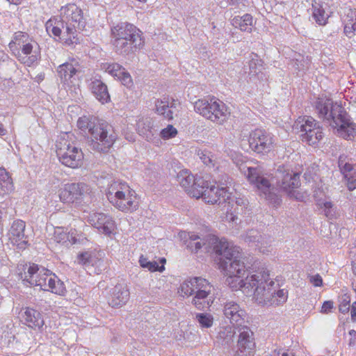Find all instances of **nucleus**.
<instances>
[{
    "label": "nucleus",
    "mask_w": 356,
    "mask_h": 356,
    "mask_svg": "<svg viewBox=\"0 0 356 356\" xmlns=\"http://www.w3.org/2000/svg\"><path fill=\"white\" fill-rule=\"evenodd\" d=\"M293 129L301 134L302 140L312 145L318 143L323 136L322 128L310 116L299 118L293 125Z\"/></svg>",
    "instance_id": "10"
},
{
    "label": "nucleus",
    "mask_w": 356,
    "mask_h": 356,
    "mask_svg": "<svg viewBox=\"0 0 356 356\" xmlns=\"http://www.w3.org/2000/svg\"><path fill=\"white\" fill-rule=\"evenodd\" d=\"M68 234L61 229H56L54 232V240L57 243H65L68 240Z\"/></svg>",
    "instance_id": "52"
},
{
    "label": "nucleus",
    "mask_w": 356,
    "mask_h": 356,
    "mask_svg": "<svg viewBox=\"0 0 356 356\" xmlns=\"http://www.w3.org/2000/svg\"><path fill=\"white\" fill-rule=\"evenodd\" d=\"M250 147L258 154H266L273 149V135L266 130L257 129L252 131L249 139Z\"/></svg>",
    "instance_id": "12"
},
{
    "label": "nucleus",
    "mask_w": 356,
    "mask_h": 356,
    "mask_svg": "<svg viewBox=\"0 0 356 356\" xmlns=\"http://www.w3.org/2000/svg\"><path fill=\"white\" fill-rule=\"evenodd\" d=\"M268 356H290L289 354L283 350H275Z\"/></svg>",
    "instance_id": "60"
},
{
    "label": "nucleus",
    "mask_w": 356,
    "mask_h": 356,
    "mask_svg": "<svg viewBox=\"0 0 356 356\" xmlns=\"http://www.w3.org/2000/svg\"><path fill=\"white\" fill-rule=\"evenodd\" d=\"M248 181L257 188L259 195L274 207L280 204L282 200L274 191L269 180L264 177L260 167H248L245 172Z\"/></svg>",
    "instance_id": "6"
},
{
    "label": "nucleus",
    "mask_w": 356,
    "mask_h": 356,
    "mask_svg": "<svg viewBox=\"0 0 356 356\" xmlns=\"http://www.w3.org/2000/svg\"><path fill=\"white\" fill-rule=\"evenodd\" d=\"M318 118L327 123L344 139L351 140L356 136V124L351 120L345 108L326 94L319 95L314 102Z\"/></svg>",
    "instance_id": "3"
},
{
    "label": "nucleus",
    "mask_w": 356,
    "mask_h": 356,
    "mask_svg": "<svg viewBox=\"0 0 356 356\" xmlns=\"http://www.w3.org/2000/svg\"><path fill=\"white\" fill-rule=\"evenodd\" d=\"M100 69L115 78L124 73V67L117 63H102Z\"/></svg>",
    "instance_id": "40"
},
{
    "label": "nucleus",
    "mask_w": 356,
    "mask_h": 356,
    "mask_svg": "<svg viewBox=\"0 0 356 356\" xmlns=\"http://www.w3.org/2000/svg\"><path fill=\"white\" fill-rule=\"evenodd\" d=\"M350 299L349 296L343 295L341 297L339 306V309L341 313L346 314L350 310Z\"/></svg>",
    "instance_id": "50"
},
{
    "label": "nucleus",
    "mask_w": 356,
    "mask_h": 356,
    "mask_svg": "<svg viewBox=\"0 0 356 356\" xmlns=\"http://www.w3.org/2000/svg\"><path fill=\"white\" fill-rule=\"evenodd\" d=\"M14 189L13 179L9 173L3 168H0V195L9 194Z\"/></svg>",
    "instance_id": "33"
},
{
    "label": "nucleus",
    "mask_w": 356,
    "mask_h": 356,
    "mask_svg": "<svg viewBox=\"0 0 356 356\" xmlns=\"http://www.w3.org/2000/svg\"><path fill=\"white\" fill-rule=\"evenodd\" d=\"M194 109L207 119L220 124H222L229 115L225 104L215 97L195 101Z\"/></svg>",
    "instance_id": "8"
},
{
    "label": "nucleus",
    "mask_w": 356,
    "mask_h": 356,
    "mask_svg": "<svg viewBox=\"0 0 356 356\" xmlns=\"http://www.w3.org/2000/svg\"><path fill=\"white\" fill-rule=\"evenodd\" d=\"M122 83L126 86L127 88H130L132 86V79L130 76V74L126 72L125 69L124 68V73L122 74H120L118 78Z\"/></svg>",
    "instance_id": "51"
},
{
    "label": "nucleus",
    "mask_w": 356,
    "mask_h": 356,
    "mask_svg": "<svg viewBox=\"0 0 356 356\" xmlns=\"http://www.w3.org/2000/svg\"><path fill=\"white\" fill-rule=\"evenodd\" d=\"M310 61L307 58L304 56L298 54L296 58L292 59L290 65L296 72L297 76H302L305 71L308 69Z\"/></svg>",
    "instance_id": "35"
},
{
    "label": "nucleus",
    "mask_w": 356,
    "mask_h": 356,
    "mask_svg": "<svg viewBox=\"0 0 356 356\" xmlns=\"http://www.w3.org/2000/svg\"><path fill=\"white\" fill-rule=\"evenodd\" d=\"M327 4L322 0H314L312 3V17L318 25L326 24L329 17L328 13L325 11Z\"/></svg>",
    "instance_id": "29"
},
{
    "label": "nucleus",
    "mask_w": 356,
    "mask_h": 356,
    "mask_svg": "<svg viewBox=\"0 0 356 356\" xmlns=\"http://www.w3.org/2000/svg\"><path fill=\"white\" fill-rule=\"evenodd\" d=\"M60 18L63 22L74 25L79 31H83L86 26V20L82 10L74 3H69L62 6L60 9Z\"/></svg>",
    "instance_id": "17"
},
{
    "label": "nucleus",
    "mask_w": 356,
    "mask_h": 356,
    "mask_svg": "<svg viewBox=\"0 0 356 356\" xmlns=\"http://www.w3.org/2000/svg\"><path fill=\"white\" fill-rule=\"evenodd\" d=\"M195 319L202 328H209L213 325V317L209 313H199L195 315Z\"/></svg>",
    "instance_id": "44"
},
{
    "label": "nucleus",
    "mask_w": 356,
    "mask_h": 356,
    "mask_svg": "<svg viewBox=\"0 0 356 356\" xmlns=\"http://www.w3.org/2000/svg\"><path fill=\"white\" fill-rule=\"evenodd\" d=\"M195 177L188 170H182L177 175V181L187 193L193 186Z\"/></svg>",
    "instance_id": "36"
},
{
    "label": "nucleus",
    "mask_w": 356,
    "mask_h": 356,
    "mask_svg": "<svg viewBox=\"0 0 356 356\" xmlns=\"http://www.w3.org/2000/svg\"><path fill=\"white\" fill-rule=\"evenodd\" d=\"M351 319L353 322H356V302H354L352 305L351 309Z\"/></svg>",
    "instance_id": "61"
},
{
    "label": "nucleus",
    "mask_w": 356,
    "mask_h": 356,
    "mask_svg": "<svg viewBox=\"0 0 356 356\" xmlns=\"http://www.w3.org/2000/svg\"><path fill=\"white\" fill-rule=\"evenodd\" d=\"M309 282L314 286H321L323 284V279L319 274H316V275L310 276Z\"/></svg>",
    "instance_id": "56"
},
{
    "label": "nucleus",
    "mask_w": 356,
    "mask_h": 356,
    "mask_svg": "<svg viewBox=\"0 0 356 356\" xmlns=\"http://www.w3.org/2000/svg\"><path fill=\"white\" fill-rule=\"evenodd\" d=\"M177 134V130L171 124H168L167 127L160 131L159 136H160L164 140H168L174 138Z\"/></svg>",
    "instance_id": "47"
},
{
    "label": "nucleus",
    "mask_w": 356,
    "mask_h": 356,
    "mask_svg": "<svg viewBox=\"0 0 356 356\" xmlns=\"http://www.w3.org/2000/svg\"><path fill=\"white\" fill-rule=\"evenodd\" d=\"M139 264L142 268H147L151 272H163L165 270L163 265L159 266L156 261H149L143 255L139 259Z\"/></svg>",
    "instance_id": "43"
},
{
    "label": "nucleus",
    "mask_w": 356,
    "mask_h": 356,
    "mask_svg": "<svg viewBox=\"0 0 356 356\" xmlns=\"http://www.w3.org/2000/svg\"><path fill=\"white\" fill-rule=\"evenodd\" d=\"M51 271L43 266L35 264H29L24 266V273H19L20 279L24 284L31 286H38L46 289L47 279Z\"/></svg>",
    "instance_id": "11"
},
{
    "label": "nucleus",
    "mask_w": 356,
    "mask_h": 356,
    "mask_svg": "<svg viewBox=\"0 0 356 356\" xmlns=\"http://www.w3.org/2000/svg\"><path fill=\"white\" fill-rule=\"evenodd\" d=\"M37 46L38 43L31 38V41L26 42V43L20 47L19 54H22L23 56H25L26 58L31 56L35 57L37 63L40 58L38 50V47L36 48Z\"/></svg>",
    "instance_id": "37"
},
{
    "label": "nucleus",
    "mask_w": 356,
    "mask_h": 356,
    "mask_svg": "<svg viewBox=\"0 0 356 356\" xmlns=\"http://www.w3.org/2000/svg\"><path fill=\"white\" fill-rule=\"evenodd\" d=\"M67 186L75 201L80 200L90 191V186L84 183H72Z\"/></svg>",
    "instance_id": "38"
},
{
    "label": "nucleus",
    "mask_w": 356,
    "mask_h": 356,
    "mask_svg": "<svg viewBox=\"0 0 356 356\" xmlns=\"http://www.w3.org/2000/svg\"><path fill=\"white\" fill-rule=\"evenodd\" d=\"M56 154L60 162L72 168H76L82 165L83 153L81 148L71 140L69 135L65 134L56 142Z\"/></svg>",
    "instance_id": "7"
},
{
    "label": "nucleus",
    "mask_w": 356,
    "mask_h": 356,
    "mask_svg": "<svg viewBox=\"0 0 356 356\" xmlns=\"http://www.w3.org/2000/svg\"><path fill=\"white\" fill-rule=\"evenodd\" d=\"M138 134L148 142L156 145L160 143L159 137V128L154 125V122L149 118L140 120L138 123Z\"/></svg>",
    "instance_id": "26"
},
{
    "label": "nucleus",
    "mask_w": 356,
    "mask_h": 356,
    "mask_svg": "<svg viewBox=\"0 0 356 356\" xmlns=\"http://www.w3.org/2000/svg\"><path fill=\"white\" fill-rule=\"evenodd\" d=\"M231 24L235 28L239 29L242 31L251 32L252 27V17L250 14L236 16L231 20Z\"/></svg>",
    "instance_id": "34"
},
{
    "label": "nucleus",
    "mask_w": 356,
    "mask_h": 356,
    "mask_svg": "<svg viewBox=\"0 0 356 356\" xmlns=\"http://www.w3.org/2000/svg\"><path fill=\"white\" fill-rule=\"evenodd\" d=\"M92 92L102 104L106 103L110 100L108 90H92Z\"/></svg>",
    "instance_id": "49"
},
{
    "label": "nucleus",
    "mask_w": 356,
    "mask_h": 356,
    "mask_svg": "<svg viewBox=\"0 0 356 356\" xmlns=\"http://www.w3.org/2000/svg\"><path fill=\"white\" fill-rule=\"evenodd\" d=\"M195 277L184 280L179 288L178 293L182 297L195 296Z\"/></svg>",
    "instance_id": "41"
},
{
    "label": "nucleus",
    "mask_w": 356,
    "mask_h": 356,
    "mask_svg": "<svg viewBox=\"0 0 356 356\" xmlns=\"http://www.w3.org/2000/svg\"><path fill=\"white\" fill-rule=\"evenodd\" d=\"M41 289L60 296L65 295L66 292L64 283L52 273H51L47 279L46 289H44V287Z\"/></svg>",
    "instance_id": "31"
},
{
    "label": "nucleus",
    "mask_w": 356,
    "mask_h": 356,
    "mask_svg": "<svg viewBox=\"0 0 356 356\" xmlns=\"http://www.w3.org/2000/svg\"><path fill=\"white\" fill-rule=\"evenodd\" d=\"M77 66L76 62L74 63L67 62L58 66L57 72L65 88L70 89L79 88Z\"/></svg>",
    "instance_id": "22"
},
{
    "label": "nucleus",
    "mask_w": 356,
    "mask_h": 356,
    "mask_svg": "<svg viewBox=\"0 0 356 356\" xmlns=\"http://www.w3.org/2000/svg\"><path fill=\"white\" fill-rule=\"evenodd\" d=\"M92 84V89H107V86L99 79H95Z\"/></svg>",
    "instance_id": "59"
},
{
    "label": "nucleus",
    "mask_w": 356,
    "mask_h": 356,
    "mask_svg": "<svg viewBox=\"0 0 356 356\" xmlns=\"http://www.w3.org/2000/svg\"><path fill=\"white\" fill-rule=\"evenodd\" d=\"M163 118L168 120H171L173 118V112L168 106V109L165 111V113L163 115Z\"/></svg>",
    "instance_id": "62"
},
{
    "label": "nucleus",
    "mask_w": 356,
    "mask_h": 356,
    "mask_svg": "<svg viewBox=\"0 0 356 356\" xmlns=\"http://www.w3.org/2000/svg\"><path fill=\"white\" fill-rule=\"evenodd\" d=\"M59 197L61 202L63 203H73L75 202L74 197L70 193L67 186L65 185V188L60 190L59 193Z\"/></svg>",
    "instance_id": "48"
},
{
    "label": "nucleus",
    "mask_w": 356,
    "mask_h": 356,
    "mask_svg": "<svg viewBox=\"0 0 356 356\" xmlns=\"http://www.w3.org/2000/svg\"><path fill=\"white\" fill-rule=\"evenodd\" d=\"M262 60L256 54H251L249 60V72L250 75L257 76L259 79L267 80L266 74L262 72L263 65Z\"/></svg>",
    "instance_id": "30"
},
{
    "label": "nucleus",
    "mask_w": 356,
    "mask_h": 356,
    "mask_svg": "<svg viewBox=\"0 0 356 356\" xmlns=\"http://www.w3.org/2000/svg\"><path fill=\"white\" fill-rule=\"evenodd\" d=\"M79 264L85 268L95 267V273L99 274L107 267V263L102 259V253L96 251H87L80 253L77 257Z\"/></svg>",
    "instance_id": "23"
},
{
    "label": "nucleus",
    "mask_w": 356,
    "mask_h": 356,
    "mask_svg": "<svg viewBox=\"0 0 356 356\" xmlns=\"http://www.w3.org/2000/svg\"><path fill=\"white\" fill-rule=\"evenodd\" d=\"M210 183L202 177H195L193 183V186L188 191V195L197 199L203 197V193L209 187Z\"/></svg>",
    "instance_id": "32"
},
{
    "label": "nucleus",
    "mask_w": 356,
    "mask_h": 356,
    "mask_svg": "<svg viewBox=\"0 0 356 356\" xmlns=\"http://www.w3.org/2000/svg\"><path fill=\"white\" fill-rule=\"evenodd\" d=\"M200 158L202 161L207 165L212 164L213 160L211 153L207 151H202L200 154Z\"/></svg>",
    "instance_id": "54"
},
{
    "label": "nucleus",
    "mask_w": 356,
    "mask_h": 356,
    "mask_svg": "<svg viewBox=\"0 0 356 356\" xmlns=\"http://www.w3.org/2000/svg\"><path fill=\"white\" fill-rule=\"evenodd\" d=\"M229 4H232V5H236V6H239L240 4H243V1L244 0H227Z\"/></svg>",
    "instance_id": "64"
},
{
    "label": "nucleus",
    "mask_w": 356,
    "mask_h": 356,
    "mask_svg": "<svg viewBox=\"0 0 356 356\" xmlns=\"http://www.w3.org/2000/svg\"><path fill=\"white\" fill-rule=\"evenodd\" d=\"M277 186L284 192L291 193L300 186V174L284 166H280L275 172Z\"/></svg>",
    "instance_id": "15"
},
{
    "label": "nucleus",
    "mask_w": 356,
    "mask_h": 356,
    "mask_svg": "<svg viewBox=\"0 0 356 356\" xmlns=\"http://www.w3.org/2000/svg\"><path fill=\"white\" fill-rule=\"evenodd\" d=\"M22 322L29 327L42 331L44 325V321L41 312L32 307H26L22 312Z\"/></svg>",
    "instance_id": "24"
},
{
    "label": "nucleus",
    "mask_w": 356,
    "mask_h": 356,
    "mask_svg": "<svg viewBox=\"0 0 356 356\" xmlns=\"http://www.w3.org/2000/svg\"><path fill=\"white\" fill-rule=\"evenodd\" d=\"M224 317L236 327L242 326L247 320V313L236 302L227 300L223 304Z\"/></svg>",
    "instance_id": "18"
},
{
    "label": "nucleus",
    "mask_w": 356,
    "mask_h": 356,
    "mask_svg": "<svg viewBox=\"0 0 356 356\" xmlns=\"http://www.w3.org/2000/svg\"><path fill=\"white\" fill-rule=\"evenodd\" d=\"M356 30L355 29V26L350 20L346 23L344 26V33L347 36L350 37V34H352Z\"/></svg>",
    "instance_id": "57"
},
{
    "label": "nucleus",
    "mask_w": 356,
    "mask_h": 356,
    "mask_svg": "<svg viewBox=\"0 0 356 356\" xmlns=\"http://www.w3.org/2000/svg\"><path fill=\"white\" fill-rule=\"evenodd\" d=\"M18 69L17 64L15 60L10 58L8 55H5L4 58L0 63V70L6 74H10L15 72Z\"/></svg>",
    "instance_id": "42"
},
{
    "label": "nucleus",
    "mask_w": 356,
    "mask_h": 356,
    "mask_svg": "<svg viewBox=\"0 0 356 356\" xmlns=\"http://www.w3.org/2000/svg\"><path fill=\"white\" fill-rule=\"evenodd\" d=\"M263 236L257 230H250L247 232L245 241L249 243H257L260 249L262 248Z\"/></svg>",
    "instance_id": "46"
},
{
    "label": "nucleus",
    "mask_w": 356,
    "mask_h": 356,
    "mask_svg": "<svg viewBox=\"0 0 356 356\" xmlns=\"http://www.w3.org/2000/svg\"><path fill=\"white\" fill-rule=\"evenodd\" d=\"M195 296L191 303L199 310L209 308L216 297V289L206 279L195 277Z\"/></svg>",
    "instance_id": "9"
},
{
    "label": "nucleus",
    "mask_w": 356,
    "mask_h": 356,
    "mask_svg": "<svg viewBox=\"0 0 356 356\" xmlns=\"http://www.w3.org/2000/svg\"><path fill=\"white\" fill-rule=\"evenodd\" d=\"M229 197V193L225 187L216 186L215 185H209L206 191L203 193L202 199L208 204H221Z\"/></svg>",
    "instance_id": "27"
},
{
    "label": "nucleus",
    "mask_w": 356,
    "mask_h": 356,
    "mask_svg": "<svg viewBox=\"0 0 356 356\" xmlns=\"http://www.w3.org/2000/svg\"><path fill=\"white\" fill-rule=\"evenodd\" d=\"M240 204L248 206V202L246 200L239 198L236 201V206H240Z\"/></svg>",
    "instance_id": "63"
},
{
    "label": "nucleus",
    "mask_w": 356,
    "mask_h": 356,
    "mask_svg": "<svg viewBox=\"0 0 356 356\" xmlns=\"http://www.w3.org/2000/svg\"><path fill=\"white\" fill-rule=\"evenodd\" d=\"M250 209L246 205L240 204V206H236L234 209V212L236 215L232 218V220L234 221L235 218H237V215H244L250 211Z\"/></svg>",
    "instance_id": "53"
},
{
    "label": "nucleus",
    "mask_w": 356,
    "mask_h": 356,
    "mask_svg": "<svg viewBox=\"0 0 356 356\" xmlns=\"http://www.w3.org/2000/svg\"><path fill=\"white\" fill-rule=\"evenodd\" d=\"M321 209H323L324 215L330 220L337 218L336 207L330 201H326L323 203L318 204Z\"/></svg>",
    "instance_id": "45"
},
{
    "label": "nucleus",
    "mask_w": 356,
    "mask_h": 356,
    "mask_svg": "<svg viewBox=\"0 0 356 356\" xmlns=\"http://www.w3.org/2000/svg\"><path fill=\"white\" fill-rule=\"evenodd\" d=\"M338 166L348 189L350 191L356 188V164L353 163L352 159L345 154L340 155L338 159Z\"/></svg>",
    "instance_id": "21"
},
{
    "label": "nucleus",
    "mask_w": 356,
    "mask_h": 356,
    "mask_svg": "<svg viewBox=\"0 0 356 356\" xmlns=\"http://www.w3.org/2000/svg\"><path fill=\"white\" fill-rule=\"evenodd\" d=\"M87 221L100 233L109 236L115 228L113 218L103 212H91L87 216Z\"/></svg>",
    "instance_id": "19"
},
{
    "label": "nucleus",
    "mask_w": 356,
    "mask_h": 356,
    "mask_svg": "<svg viewBox=\"0 0 356 356\" xmlns=\"http://www.w3.org/2000/svg\"><path fill=\"white\" fill-rule=\"evenodd\" d=\"M77 127L84 132L88 131L89 145L92 149L98 152H107L118 138V134L111 124L99 122L92 116L79 118Z\"/></svg>",
    "instance_id": "4"
},
{
    "label": "nucleus",
    "mask_w": 356,
    "mask_h": 356,
    "mask_svg": "<svg viewBox=\"0 0 356 356\" xmlns=\"http://www.w3.org/2000/svg\"><path fill=\"white\" fill-rule=\"evenodd\" d=\"M30 35L24 31H18L13 33L12 39L8 44V48L11 54L22 64L31 67L36 64V58L34 56L26 58L22 54H19L20 47L26 42L31 41Z\"/></svg>",
    "instance_id": "14"
},
{
    "label": "nucleus",
    "mask_w": 356,
    "mask_h": 356,
    "mask_svg": "<svg viewBox=\"0 0 356 356\" xmlns=\"http://www.w3.org/2000/svg\"><path fill=\"white\" fill-rule=\"evenodd\" d=\"M122 191L124 193H136L134 191L131 190L129 186L124 181L118 179L113 180L108 186L106 193H114L115 194L118 192Z\"/></svg>",
    "instance_id": "39"
},
{
    "label": "nucleus",
    "mask_w": 356,
    "mask_h": 356,
    "mask_svg": "<svg viewBox=\"0 0 356 356\" xmlns=\"http://www.w3.org/2000/svg\"><path fill=\"white\" fill-rule=\"evenodd\" d=\"M238 284L246 296L253 295L255 301L263 306H280L288 299V290L277 289L275 282L269 278L268 271L264 268L248 273Z\"/></svg>",
    "instance_id": "2"
},
{
    "label": "nucleus",
    "mask_w": 356,
    "mask_h": 356,
    "mask_svg": "<svg viewBox=\"0 0 356 356\" xmlns=\"http://www.w3.org/2000/svg\"><path fill=\"white\" fill-rule=\"evenodd\" d=\"M47 33L51 35L59 38L66 41L75 39L79 31L75 29L74 25L63 22V19L58 20L56 18H51L45 24Z\"/></svg>",
    "instance_id": "13"
},
{
    "label": "nucleus",
    "mask_w": 356,
    "mask_h": 356,
    "mask_svg": "<svg viewBox=\"0 0 356 356\" xmlns=\"http://www.w3.org/2000/svg\"><path fill=\"white\" fill-rule=\"evenodd\" d=\"M239 328V337L238 340V347L241 352L245 350H252L254 347L253 332L244 324Z\"/></svg>",
    "instance_id": "28"
},
{
    "label": "nucleus",
    "mask_w": 356,
    "mask_h": 356,
    "mask_svg": "<svg viewBox=\"0 0 356 356\" xmlns=\"http://www.w3.org/2000/svg\"><path fill=\"white\" fill-rule=\"evenodd\" d=\"M166 109H168V104L167 102L159 100L156 102V110L158 114L163 115Z\"/></svg>",
    "instance_id": "55"
},
{
    "label": "nucleus",
    "mask_w": 356,
    "mask_h": 356,
    "mask_svg": "<svg viewBox=\"0 0 356 356\" xmlns=\"http://www.w3.org/2000/svg\"><path fill=\"white\" fill-rule=\"evenodd\" d=\"M129 296L130 293L127 284L118 283L110 291L108 304L112 307H122L128 302Z\"/></svg>",
    "instance_id": "25"
},
{
    "label": "nucleus",
    "mask_w": 356,
    "mask_h": 356,
    "mask_svg": "<svg viewBox=\"0 0 356 356\" xmlns=\"http://www.w3.org/2000/svg\"><path fill=\"white\" fill-rule=\"evenodd\" d=\"M111 36L115 52L120 55H129L144 45L142 32L128 22H120L113 26L111 29Z\"/></svg>",
    "instance_id": "5"
},
{
    "label": "nucleus",
    "mask_w": 356,
    "mask_h": 356,
    "mask_svg": "<svg viewBox=\"0 0 356 356\" xmlns=\"http://www.w3.org/2000/svg\"><path fill=\"white\" fill-rule=\"evenodd\" d=\"M333 307L332 301H325L322 305L321 312L323 314H327L331 312Z\"/></svg>",
    "instance_id": "58"
},
{
    "label": "nucleus",
    "mask_w": 356,
    "mask_h": 356,
    "mask_svg": "<svg viewBox=\"0 0 356 356\" xmlns=\"http://www.w3.org/2000/svg\"><path fill=\"white\" fill-rule=\"evenodd\" d=\"M181 237L186 238V244L192 252H197L204 248L207 252L213 251L220 256V267L230 277L240 278L245 272L244 262L241 261L239 247L234 245L225 238L219 239L216 236L209 234L201 238L194 233H182Z\"/></svg>",
    "instance_id": "1"
},
{
    "label": "nucleus",
    "mask_w": 356,
    "mask_h": 356,
    "mask_svg": "<svg viewBox=\"0 0 356 356\" xmlns=\"http://www.w3.org/2000/svg\"><path fill=\"white\" fill-rule=\"evenodd\" d=\"M25 229L24 221L15 220L13 222L8 234L10 242L20 250H24L29 243V236L26 234Z\"/></svg>",
    "instance_id": "20"
},
{
    "label": "nucleus",
    "mask_w": 356,
    "mask_h": 356,
    "mask_svg": "<svg viewBox=\"0 0 356 356\" xmlns=\"http://www.w3.org/2000/svg\"><path fill=\"white\" fill-rule=\"evenodd\" d=\"M107 199L115 208L122 211H132L137 209L138 202L136 200V193H122V191L106 193Z\"/></svg>",
    "instance_id": "16"
}]
</instances>
